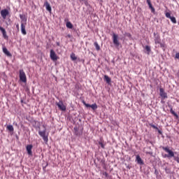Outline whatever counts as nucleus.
Returning a JSON list of instances; mask_svg holds the SVG:
<instances>
[{
    "instance_id": "412c9836",
    "label": "nucleus",
    "mask_w": 179,
    "mask_h": 179,
    "mask_svg": "<svg viewBox=\"0 0 179 179\" xmlns=\"http://www.w3.org/2000/svg\"><path fill=\"white\" fill-rule=\"evenodd\" d=\"M170 113H171L173 115H174V117H176V118H178V115H177L176 113L173 110V108H171V109H170Z\"/></svg>"
},
{
    "instance_id": "393cba45",
    "label": "nucleus",
    "mask_w": 179,
    "mask_h": 179,
    "mask_svg": "<svg viewBox=\"0 0 179 179\" xmlns=\"http://www.w3.org/2000/svg\"><path fill=\"white\" fill-rule=\"evenodd\" d=\"M145 50L147 51L148 54H150V51H151L150 46L146 45L145 46Z\"/></svg>"
},
{
    "instance_id": "a878e982",
    "label": "nucleus",
    "mask_w": 179,
    "mask_h": 179,
    "mask_svg": "<svg viewBox=\"0 0 179 179\" xmlns=\"http://www.w3.org/2000/svg\"><path fill=\"white\" fill-rule=\"evenodd\" d=\"M71 58L72 59V61H76V59H78V57H76V56L75 55V54H72L71 55Z\"/></svg>"
},
{
    "instance_id": "a211bd4d",
    "label": "nucleus",
    "mask_w": 179,
    "mask_h": 179,
    "mask_svg": "<svg viewBox=\"0 0 179 179\" xmlns=\"http://www.w3.org/2000/svg\"><path fill=\"white\" fill-rule=\"evenodd\" d=\"M66 26L67 29H73V24H72L71 22H67Z\"/></svg>"
},
{
    "instance_id": "9b49d317",
    "label": "nucleus",
    "mask_w": 179,
    "mask_h": 179,
    "mask_svg": "<svg viewBox=\"0 0 179 179\" xmlns=\"http://www.w3.org/2000/svg\"><path fill=\"white\" fill-rule=\"evenodd\" d=\"M136 162H137V164H140V166H143V164H145V162H143L142 158H141V156L139 155H136Z\"/></svg>"
},
{
    "instance_id": "ea45409f",
    "label": "nucleus",
    "mask_w": 179,
    "mask_h": 179,
    "mask_svg": "<svg viewBox=\"0 0 179 179\" xmlns=\"http://www.w3.org/2000/svg\"><path fill=\"white\" fill-rule=\"evenodd\" d=\"M147 154H148V155H153V152H148Z\"/></svg>"
},
{
    "instance_id": "4be33fe9",
    "label": "nucleus",
    "mask_w": 179,
    "mask_h": 179,
    "mask_svg": "<svg viewBox=\"0 0 179 179\" xmlns=\"http://www.w3.org/2000/svg\"><path fill=\"white\" fill-rule=\"evenodd\" d=\"M95 48L97 51H100V45H99V43H97V42H95L94 43Z\"/></svg>"
},
{
    "instance_id": "5701e85b",
    "label": "nucleus",
    "mask_w": 179,
    "mask_h": 179,
    "mask_svg": "<svg viewBox=\"0 0 179 179\" xmlns=\"http://www.w3.org/2000/svg\"><path fill=\"white\" fill-rule=\"evenodd\" d=\"M7 129L9 130L10 132H13V125L7 126Z\"/></svg>"
},
{
    "instance_id": "0eeeda50",
    "label": "nucleus",
    "mask_w": 179,
    "mask_h": 179,
    "mask_svg": "<svg viewBox=\"0 0 179 179\" xmlns=\"http://www.w3.org/2000/svg\"><path fill=\"white\" fill-rule=\"evenodd\" d=\"M50 59L52 61H57L58 60V56H57V54L55 53V51L54 50H50Z\"/></svg>"
},
{
    "instance_id": "6ab92c4d",
    "label": "nucleus",
    "mask_w": 179,
    "mask_h": 179,
    "mask_svg": "<svg viewBox=\"0 0 179 179\" xmlns=\"http://www.w3.org/2000/svg\"><path fill=\"white\" fill-rule=\"evenodd\" d=\"M104 80L106 81V83H111V78H110V77H108V76H104Z\"/></svg>"
},
{
    "instance_id": "6e6552de",
    "label": "nucleus",
    "mask_w": 179,
    "mask_h": 179,
    "mask_svg": "<svg viewBox=\"0 0 179 179\" xmlns=\"http://www.w3.org/2000/svg\"><path fill=\"white\" fill-rule=\"evenodd\" d=\"M33 149V145L30 144V145H27L26 147V150L27 152V155L29 156H33V151H31Z\"/></svg>"
},
{
    "instance_id": "bb28decb",
    "label": "nucleus",
    "mask_w": 179,
    "mask_h": 179,
    "mask_svg": "<svg viewBox=\"0 0 179 179\" xmlns=\"http://www.w3.org/2000/svg\"><path fill=\"white\" fill-rule=\"evenodd\" d=\"M90 108H92L93 110H97V104L96 103L92 104Z\"/></svg>"
},
{
    "instance_id": "ddd939ff",
    "label": "nucleus",
    "mask_w": 179,
    "mask_h": 179,
    "mask_svg": "<svg viewBox=\"0 0 179 179\" xmlns=\"http://www.w3.org/2000/svg\"><path fill=\"white\" fill-rule=\"evenodd\" d=\"M44 6H45L46 10H48V12H51V10H52V9L51 8V6L50 5V3H48V1H45Z\"/></svg>"
},
{
    "instance_id": "2eb2a0df",
    "label": "nucleus",
    "mask_w": 179,
    "mask_h": 179,
    "mask_svg": "<svg viewBox=\"0 0 179 179\" xmlns=\"http://www.w3.org/2000/svg\"><path fill=\"white\" fill-rule=\"evenodd\" d=\"M3 52L7 55V57H12V54L9 51H8V49L6 48H3Z\"/></svg>"
},
{
    "instance_id": "a19ab883",
    "label": "nucleus",
    "mask_w": 179,
    "mask_h": 179,
    "mask_svg": "<svg viewBox=\"0 0 179 179\" xmlns=\"http://www.w3.org/2000/svg\"><path fill=\"white\" fill-rule=\"evenodd\" d=\"M16 28H17V29L19 31V24H17Z\"/></svg>"
},
{
    "instance_id": "49530a36",
    "label": "nucleus",
    "mask_w": 179,
    "mask_h": 179,
    "mask_svg": "<svg viewBox=\"0 0 179 179\" xmlns=\"http://www.w3.org/2000/svg\"><path fill=\"white\" fill-rule=\"evenodd\" d=\"M154 35L156 36V33H154Z\"/></svg>"
},
{
    "instance_id": "7ed1b4c3",
    "label": "nucleus",
    "mask_w": 179,
    "mask_h": 179,
    "mask_svg": "<svg viewBox=\"0 0 179 179\" xmlns=\"http://www.w3.org/2000/svg\"><path fill=\"white\" fill-rule=\"evenodd\" d=\"M38 134L43 138L45 143H48V134L45 133V129L43 131H39Z\"/></svg>"
},
{
    "instance_id": "f3484780",
    "label": "nucleus",
    "mask_w": 179,
    "mask_h": 179,
    "mask_svg": "<svg viewBox=\"0 0 179 179\" xmlns=\"http://www.w3.org/2000/svg\"><path fill=\"white\" fill-rule=\"evenodd\" d=\"M161 41L162 40L160 39V36H155V44H160Z\"/></svg>"
},
{
    "instance_id": "2f4dec72",
    "label": "nucleus",
    "mask_w": 179,
    "mask_h": 179,
    "mask_svg": "<svg viewBox=\"0 0 179 179\" xmlns=\"http://www.w3.org/2000/svg\"><path fill=\"white\" fill-rule=\"evenodd\" d=\"M83 104L84 106H85V107H87V108H89L91 107V105L89 103H86V102L83 101Z\"/></svg>"
},
{
    "instance_id": "1a4fd4ad",
    "label": "nucleus",
    "mask_w": 179,
    "mask_h": 179,
    "mask_svg": "<svg viewBox=\"0 0 179 179\" xmlns=\"http://www.w3.org/2000/svg\"><path fill=\"white\" fill-rule=\"evenodd\" d=\"M159 96L162 98V100H166V99H168L167 93L164 92V90H160L159 91Z\"/></svg>"
},
{
    "instance_id": "f704fd0d",
    "label": "nucleus",
    "mask_w": 179,
    "mask_h": 179,
    "mask_svg": "<svg viewBox=\"0 0 179 179\" xmlns=\"http://www.w3.org/2000/svg\"><path fill=\"white\" fill-rule=\"evenodd\" d=\"M99 143L101 148H102V149H104V145H103V143H101V142H99Z\"/></svg>"
},
{
    "instance_id": "39448f33",
    "label": "nucleus",
    "mask_w": 179,
    "mask_h": 179,
    "mask_svg": "<svg viewBox=\"0 0 179 179\" xmlns=\"http://www.w3.org/2000/svg\"><path fill=\"white\" fill-rule=\"evenodd\" d=\"M112 37L114 45H115V47H120V41L118 40V35L117 34L113 33Z\"/></svg>"
},
{
    "instance_id": "72a5a7b5",
    "label": "nucleus",
    "mask_w": 179,
    "mask_h": 179,
    "mask_svg": "<svg viewBox=\"0 0 179 179\" xmlns=\"http://www.w3.org/2000/svg\"><path fill=\"white\" fill-rule=\"evenodd\" d=\"M159 44H160V47H161L162 48H164V47H166V45H165L164 43H160Z\"/></svg>"
},
{
    "instance_id": "c03bdc74",
    "label": "nucleus",
    "mask_w": 179,
    "mask_h": 179,
    "mask_svg": "<svg viewBox=\"0 0 179 179\" xmlns=\"http://www.w3.org/2000/svg\"><path fill=\"white\" fill-rule=\"evenodd\" d=\"M47 166H48V164H47L46 166H43V170H45V167H47Z\"/></svg>"
},
{
    "instance_id": "7c9ffc66",
    "label": "nucleus",
    "mask_w": 179,
    "mask_h": 179,
    "mask_svg": "<svg viewBox=\"0 0 179 179\" xmlns=\"http://www.w3.org/2000/svg\"><path fill=\"white\" fill-rule=\"evenodd\" d=\"M165 16L168 18L170 19L171 17V15L170 13H166Z\"/></svg>"
},
{
    "instance_id": "a18cd8bd",
    "label": "nucleus",
    "mask_w": 179,
    "mask_h": 179,
    "mask_svg": "<svg viewBox=\"0 0 179 179\" xmlns=\"http://www.w3.org/2000/svg\"><path fill=\"white\" fill-rule=\"evenodd\" d=\"M57 45H58V47H59V45H60L59 42H57Z\"/></svg>"
},
{
    "instance_id": "cd10ccee",
    "label": "nucleus",
    "mask_w": 179,
    "mask_h": 179,
    "mask_svg": "<svg viewBox=\"0 0 179 179\" xmlns=\"http://www.w3.org/2000/svg\"><path fill=\"white\" fill-rule=\"evenodd\" d=\"M124 36H126V37H128L129 38H131L132 37V35L131 34V33H129V32H126L124 34Z\"/></svg>"
},
{
    "instance_id": "423d86ee",
    "label": "nucleus",
    "mask_w": 179,
    "mask_h": 179,
    "mask_svg": "<svg viewBox=\"0 0 179 179\" xmlns=\"http://www.w3.org/2000/svg\"><path fill=\"white\" fill-rule=\"evenodd\" d=\"M56 106H57L58 108L60 109L61 111H66V106L64 105V102L62 101L56 102Z\"/></svg>"
},
{
    "instance_id": "20e7f679",
    "label": "nucleus",
    "mask_w": 179,
    "mask_h": 179,
    "mask_svg": "<svg viewBox=\"0 0 179 179\" xmlns=\"http://www.w3.org/2000/svg\"><path fill=\"white\" fill-rule=\"evenodd\" d=\"M20 80H21V82H23V83H26V82H27L26 73H24V71H23V69L20 70Z\"/></svg>"
},
{
    "instance_id": "e433bc0d",
    "label": "nucleus",
    "mask_w": 179,
    "mask_h": 179,
    "mask_svg": "<svg viewBox=\"0 0 179 179\" xmlns=\"http://www.w3.org/2000/svg\"><path fill=\"white\" fill-rule=\"evenodd\" d=\"M157 132L159 134V135H162L163 134V131H162V130L160 129H157Z\"/></svg>"
},
{
    "instance_id": "dca6fc26",
    "label": "nucleus",
    "mask_w": 179,
    "mask_h": 179,
    "mask_svg": "<svg viewBox=\"0 0 179 179\" xmlns=\"http://www.w3.org/2000/svg\"><path fill=\"white\" fill-rule=\"evenodd\" d=\"M147 3L150 9H151L152 12H155V8H153V6L152 5V2L150 1V0H147Z\"/></svg>"
},
{
    "instance_id": "c85d7f7f",
    "label": "nucleus",
    "mask_w": 179,
    "mask_h": 179,
    "mask_svg": "<svg viewBox=\"0 0 179 179\" xmlns=\"http://www.w3.org/2000/svg\"><path fill=\"white\" fill-rule=\"evenodd\" d=\"M150 127H151L152 128H153L154 129H159V127H157V126H155L153 124H150Z\"/></svg>"
},
{
    "instance_id": "f03ea898",
    "label": "nucleus",
    "mask_w": 179,
    "mask_h": 179,
    "mask_svg": "<svg viewBox=\"0 0 179 179\" xmlns=\"http://www.w3.org/2000/svg\"><path fill=\"white\" fill-rule=\"evenodd\" d=\"M27 24V19L25 18V20H22L21 22V33L23 36H26L27 34V31H26V26Z\"/></svg>"
},
{
    "instance_id": "37998d69",
    "label": "nucleus",
    "mask_w": 179,
    "mask_h": 179,
    "mask_svg": "<svg viewBox=\"0 0 179 179\" xmlns=\"http://www.w3.org/2000/svg\"><path fill=\"white\" fill-rule=\"evenodd\" d=\"M15 138H16V139H17V141H19V136L16 135Z\"/></svg>"
},
{
    "instance_id": "aec40b11",
    "label": "nucleus",
    "mask_w": 179,
    "mask_h": 179,
    "mask_svg": "<svg viewBox=\"0 0 179 179\" xmlns=\"http://www.w3.org/2000/svg\"><path fill=\"white\" fill-rule=\"evenodd\" d=\"M176 155H177V152H174V157H172L173 158V160H175V162H177V163H179V157L176 156Z\"/></svg>"
},
{
    "instance_id": "79ce46f5",
    "label": "nucleus",
    "mask_w": 179,
    "mask_h": 179,
    "mask_svg": "<svg viewBox=\"0 0 179 179\" xmlns=\"http://www.w3.org/2000/svg\"><path fill=\"white\" fill-rule=\"evenodd\" d=\"M163 100H164V99H162L161 103H162V104H164L165 101H163Z\"/></svg>"
},
{
    "instance_id": "9d476101",
    "label": "nucleus",
    "mask_w": 179,
    "mask_h": 179,
    "mask_svg": "<svg viewBox=\"0 0 179 179\" xmlns=\"http://www.w3.org/2000/svg\"><path fill=\"white\" fill-rule=\"evenodd\" d=\"M8 15H9V11L7 9L1 10V15L3 19H6V16H8Z\"/></svg>"
},
{
    "instance_id": "f257e3e1",
    "label": "nucleus",
    "mask_w": 179,
    "mask_h": 179,
    "mask_svg": "<svg viewBox=\"0 0 179 179\" xmlns=\"http://www.w3.org/2000/svg\"><path fill=\"white\" fill-rule=\"evenodd\" d=\"M162 149L168 154H165L163 155V157L166 159V157L167 159H173V157H174V152L171 150H170V148H169V147H162Z\"/></svg>"
},
{
    "instance_id": "4c0bfd02",
    "label": "nucleus",
    "mask_w": 179,
    "mask_h": 179,
    "mask_svg": "<svg viewBox=\"0 0 179 179\" xmlns=\"http://www.w3.org/2000/svg\"><path fill=\"white\" fill-rule=\"evenodd\" d=\"M20 17L22 20H26V19L23 18V15H20Z\"/></svg>"
},
{
    "instance_id": "c756f323",
    "label": "nucleus",
    "mask_w": 179,
    "mask_h": 179,
    "mask_svg": "<svg viewBox=\"0 0 179 179\" xmlns=\"http://www.w3.org/2000/svg\"><path fill=\"white\" fill-rule=\"evenodd\" d=\"M165 171H166V174H170L171 173V170H170V169H169V168H166Z\"/></svg>"
},
{
    "instance_id": "58836bf2",
    "label": "nucleus",
    "mask_w": 179,
    "mask_h": 179,
    "mask_svg": "<svg viewBox=\"0 0 179 179\" xmlns=\"http://www.w3.org/2000/svg\"><path fill=\"white\" fill-rule=\"evenodd\" d=\"M127 169H128V170H131V169H132V166L128 165V166H127Z\"/></svg>"
},
{
    "instance_id": "473e14b6",
    "label": "nucleus",
    "mask_w": 179,
    "mask_h": 179,
    "mask_svg": "<svg viewBox=\"0 0 179 179\" xmlns=\"http://www.w3.org/2000/svg\"><path fill=\"white\" fill-rule=\"evenodd\" d=\"M155 176H159V171H157V169L156 168H155Z\"/></svg>"
},
{
    "instance_id": "de8ad7c7",
    "label": "nucleus",
    "mask_w": 179,
    "mask_h": 179,
    "mask_svg": "<svg viewBox=\"0 0 179 179\" xmlns=\"http://www.w3.org/2000/svg\"><path fill=\"white\" fill-rule=\"evenodd\" d=\"M80 1H85V0H80Z\"/></svg>"
},
{
    "instance_id": "4468645a",
    "label": "nucleus",
    "mask_w": 179,
    "mask_h": 179,
    "mask_svg": "<svg viewBox=\"0 0 179 179\" xmlns=\"http://www.w3.org/2000/svg\"><path fill=\"white\" fill-rule=\"evenodd\" d=\"M74 134L77 136H80V135H82L83 132L82 131H79V129L78 128V127H74Z\"/></svg>"
},
{
    "instance_id": "f8f14e48",
    "label": "nucleus",
    "mask_w": 179,
    "mask_h": 179,
    "mask_svg": "<svg viewBox=\"0 0 179 179\" xmlns=\"http://www.w3.org/2000/svg\"><path fill=\"white\" fill-rule=\"evenodd\" d=\"M0 31H1V33H2V34H3V38H5V40H8V35L6 34V30H5V29H3V27H0Z\"/></svg>"
},
{
    "instance_id": "b1692460",
    "label": "nucleus",
    "mask_w": 179,
    "mask_h": 179,
    "mask_svg": "<svg viewBox=\"0 0 179 179\" xmlns=\"http://www.w3.org/2000/svg\"><path fill=\"white\" fill-rule=\"evenodd\" d=\"M169 19L171 20L172 23H177V20L176 19V17H171Z\"/></svg>"
},
{
    "instance_id": "c9c22d12",
    "label": "nucleus",
    "mask_w": 179,
    "mask_h": 179,
    "mask_svg": "<svg viewBox=\"0 0 179 179\" xmlns=\"http://www.w3.org/2000/svg\"><path fill=\"white\" fill-rule=\"evenodd\" d=\"M175 58H176V59H179V52L176 54Z\"/></svg>"
}]
</instances>
